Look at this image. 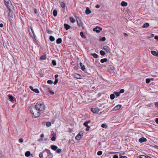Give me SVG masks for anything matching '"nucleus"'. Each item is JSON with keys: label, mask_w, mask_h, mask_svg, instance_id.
<instances>
[{"label": "nucleus", "mask_w": 158, "mask_h": 158, "mask_svg": "<svg viewBox=\"0 0 158 158\" xmlns=\"http://www.w3.org/2000/svg\"><path fill=\"white\" fill-rule=\"evenodd\" d=\"M30 112L32 114V116L35 118L38 117L42 112V111H38L35 107L31 109Z\"/></svg>", "instance_id": "1"}, {"label": "nucleus", "mask_w": 158, "mask_h": 158, "mask_svg": "<svg viewBox=\"0 0 158 158\" xmlns=\"http://www.w3.org/2000/svg\"><path fill=\"white\" fill-rule=\"evenodd\" d=\"M35 107L38 111L42 112L44 110V105L42 101H40L36 104Z\"/></svg>", "instance_id": "2"}, {"label": "nucleus", "mask_w": 158, "mask_h": 158, "mask_svg": "<svg viewBox=\"0 0 158 158\" xmlns=\"http://www.w3.org/2000/svg\"><path fill=\"white\" fill-rule=\"evenodd\" d=\"M28 31L30 36L34 40H36L35 35L33 30L31 27H29Z\"/></svg>", "instance_id": "3"}, {"label": "nucleus", "mask_w": 158, "mask_h": 158, "mask_svg": "<svg viewBox=\"0 0 158 158\" xmlns=\"http://www.w3.org/2000/svg\"><path fill=\"white\" fill-rule=\"evenodd\" d=\"M83 135V131H80L76 136L75 139L76 140H79L81 138V137Z\"/></svg>", "instance_id": "4"}, {"label": "nucleus", "mask_w": 158, "mask_h": 158, "mask_svg": "<svg viewBox=\"0 0 158 158\" xmlns=\"http://www.w3.org/2000/svg\"><path fill=\"white\" fill-rule=\"evenodd\" d=\"M103 49L106 51L107 53L110 52V48L107 46H104Z\"/></svg>", "instance_id": "5"}, {"label": "nucleus", "mask_w": 158, "mask_h": 158, "mask_svg": "<svg viewBox=\"0 0 158 158\" xmlns=\"http://www.w3.org/2000/svg\"><path fill=\"white\" fill-rule=\"evenodd\" d=\"M60 5L62 8V10L63 12H65V3L64 2H61L60 4Z\"/></svg>", "instance_id": "6"}, {"label": "nucleus", "mask_w": 158, "mask_h": 158, "mask_svg": "<svg viewBox=\"0 0 158 158\" xmlns=\"http://www.w3.org/2000/svg\"><path fill=\"white\" fill-rule=\"evenodd\" d=\"M8 10H9V13L8 14V15H9L10 17L13 18L14 14V13H13V11L10 8H9L8 9Z\"/></svg>", "instance_id": "7"}, {"label": "nucleus", "mask_w": 158, "mask_h": 158, "mask_svg": "<svg viewBox=\"0 0 158 158\" xmlns=\"http://www.w3.org/2000/svg\"><path fill=\"white\" fill-rule=\"evenodd\" d=\"M80 65L81 66V69L83 71L87 72V70L85 68V66L83 65L81 62L80 63Z\"/></svg>", "instance_id": "8"}, {"label": "nucleus", "mask_w": 158, "mask_h": 158, "mask_svg": "<svg viewBox=\"0 0 158 158\" xmlns=\"http://www.w3.org/2000/svg\"><path fill=\"white\" fill-rule=\"evenodd\" d=\"M102 30V28L100 27H96L93 29V31H96L97 33L100 32Z\"/></svg>", "instance_id": "9"}, {"label": "nucleus", "mask_w": 158, "mask_h": 158, "mask_svg": "<svg viewBox=\"0 0 158 158\" xmlns=\"http://www.w3.org/2000/svg\"><path fill=\"white\" fill-rule=\"evenodd\" d=\"M29 88L31 90L35 93H39V91L37 89H34L33 87L31 86H30Z\"/></svg>", "instance_id": "10"}, {"label": "nucleus", "mask_w": 158, "mask_h": 158, "mask_svg": "<svg viewBox=\"0 0 158 158\" xmlns=\"http://www.w3.org/2000/svg\"><path fill=\"white\" fill-rule=\"evenodd\" d=\"M77 23L78 26L82 27L83 24L81 20L80 19H79L78 20H77Z\"/></svg>", "instance_id": "11"}, {"label": "nucleus", "mask_w": 158, "mask_h": 158, "mask_svg": "<svg viewBox=\"0 0 158 158\" xmlns=\"http://www.w3.org/2000/svg\"><path fill=\"white\" fill-rule=\"evenodd\" d=\"M74 77L77 79H80L81 78V76L80 74L76 73L74 74Z\"/></svg>", "instance_id": "12"}, {"label": "nucleus", "mask_w": 158, "mask_h": 158, "mask_svg": "<svg viewBox=\"0 0 158 158\" xmlns=\"http://www.w3.org/2000/svg\"><path fill=\"white\" fill-rule=\"evenodd\" d=\"M91 110L93 113H95L97 112H99V110L98 108H92Z\"/></svg>", "instance_id": "13"}, {"label": "nucleus", "mask_w": 158, "mask_h": 158, "mask_svg": "<svg viewBox=\"0 0 158 158\" xmlns=\"http://www.w3.org/2000/svg\"><path fill=\"white\" fill-rule=\"evenodd\" d=\"M8 20L9 21V22L10 23V27H13V24H14V21L13 20V19H11V18H9L8 19Z\"/></svg>", "instance_id": "14"}, {"label": "nucleus", "mask_w": 158, "mask_h": 158, "mask_svg": "<svg viewBox=\"0 0 158 158\" xmlns=\"http://www.w3.org/2000/svg\"><path fill=\"white\" fill-rule=\"evenodd\" d=\"M151 53L154 56L158 57V52L154 51H151Z\"/></svg>", "instance_id": "15"}, {"label": "nucleus", "mask_w": 158, "mask_h": 158, "mask_svg": "<svg viewBox=\"0 0 158 158\" xmlns=\"http://www.w3.org/2000/svg\"><path fill=\"white\" fill-rule=\"evenodd\" d=\"M64 28L66 30H68L71 27L67 23H64Z\"/></svg>", "instance_id": "16"}, {"label": "nucleus", "mask_w": 158, "mask_h": 158, "mask_svg": "<svg viewBox=\"0 0 158 158\" xmlns=\"http://www.w3.org/2000/svg\"><path fill=\"white\" fill-rule=\"evenodd\" d=\"M139 141L140 143H143L144 142H146L147 141V139L145 138L142 137L139 139Z\"/></svg>", "instance_id": "17"}, {"label": "nucleus", "mask_w": 158, "mask_h": 158, "mask_svg": "<svg viewBox=\"0 0 158 158\" xmlns=\"http://www.w3.org/2000/svg\"><path fill=\"white\" fill-rule=\"evenodd\" d=\"M85 14L87 15H89L91 13V11L88 7H87L85 10Z\"/></svg>", "instance_id": "18"}, {"label": "nucleus", "mask_w": 158, "mask_h": 158, "mask_svg": "<svg viewBox=\"0 0 158 158\" xmlns=\"http://www.w3.org/2000/svg\"><path fill=\"white\" fill-rule=\"evenodd\" d=\"M121 107V105H117L114 108V110H118Z\"/></svg>", "instance_id": "19"}, {"label": "nucleus", "mask_w": 158, "mask_h": 158, "mask_svg": "<svg viewBox=\"0 0 158 158\" xmlns=\"http://www.w3.org/2000/svg\"><path fill=\"white\" fill-rule=\"evenodd\" d=\"M46 59V56L45 55H43L41 56L40 58V60H44Z\"/></svg>", "instance_id": "20"}, {"label": "nucleus", "mask_w": 158, "mask_h": 158, "mask_svg": "<svg viewBox=\"0 0 158 158\" xmlns=\"http://www.w3.org/2000/svg\"><path fill=\"white\" fill-rule=\"evenodd\" d=\"M51 149L54 151L56 150L57 148V147L55 145H51Z\"/></svg>", "instance_id": "21"}, {"label": "nucleus", "mask_w": 158, "mask_h": 158, "mask_svg": "<svg viewBox=\"0 0 158 158\" xmlns=\"http://www.w3.org/2000/svg\"><path fill=\"white\" fill-rule=\"evenodd\" d=\"M108 61V59L106 58H105L101 60L100 62L101 63H103L105 62H106Z\"/></svg>", "instance_id": "22"}, {"label": "nucleus", "mask_w": 158, "mask_h": 158, "mask_svg": "<svg viewBox=\"0 0 158 158\" xmlns=\"http://www.w3.org/2000/svg\"><path fill=\"white\" fill-rule=\"evenodd\" d=\"M121 5L123 6H127V3L124 1H122L121 2Z\"/></svg>", "instance_id": "23"}, {"label": "nucleus", "mask_w": 158, "mask_h": 158, "mask_svg": "<svg viewBox=\"0 0 158 158\" xmlns=\"http://www.w3.org/2000/svg\"><path fill=\"white\" fill-rule=\"evenodd\" d=\"M90 120H89L88 121H86L85 123H84L83 125H84L86 127L89 126L88 124L90 122Z\"/></svg>", "instance_id": "24"}, {"label": "nucleus", "mask_w": 158, "mask_h": 158, "mask_svg": "<svg viewBox=\"0 0 158 158\" xmlns=\"http://www.w3.org/2000/svg\"><path fill=\"white\" fill-rule=\"evenodd\" d=\"M149 26V24L148 23H146L143 24V26H142V27L143 28H147Z\"/></svg>", "instance_id": "25"}, {"label": "nucleus", "mask_w": 158, "mask_h": 158, "mask_svg": "<svg viewBox=\"0 0 158 158\" xmlns=\"http://www.w3.org/2000/svg\"><path fill=\"white\" fill-rule=\"evenodd\" d=\"M91 55L93 56L95 58H98V56L95 53H91Z\"/></svg>", "instance_id": "26"}, {"label": "nucleus", "mask_w": 158, "mask_h": 158, "mask_svg": "<svg viewBox=\"0 0 158 158\" xmlns=\"http://www.w3.org/2000/svg\"><path fill=\"white\" fill-rule=\"evenodd\" d=\"M4 1L5 5L7 7L9 3L10 0H4Z\"/></svg>", "instance_id": "27"}, {"label": "nucleus", "mask_w": 158, "mask_h": 158, "mask_svg": "<svg viewBox=\"0 0 158 158\" xmlns=\"http://www.w3.org/2000/svg\"><path fill=\"white\" fill-rule=\"evenodd\" d=\"M9 100L11 102L13 101L14 98H13V97L12 95H9Z\"/></svg>", "instance_id": "28"}, {"label": "nucleus", "mask_w": 158, "mask_h": 158, "mask_svg": "<svg viewBox=\"0 0 158 158\" xmlns=\"http://www.w3.org/2000/svg\"><path fill=\"white\" fill-rule=\"evenodd\" d=\"M70 21L72 23H74L75 22V20L74 19L73 17H70L69 18Z\"/></svg>", "instance_id": "29"}, {"label": "nucleus", "mask_w": 158, "mask_h": 158, "mask_svg": "<svg viewBox=\"0 0 158 158\" xmlns=\"http://www.w3.org/2000/svg\"><path fill=\"white\" fill-rule=\"evenodd\" d=\"M31 154L30 152L29 151H27L25 152V156L27 157L29 156Z\"/></svg>", "instance_id": "30"}, {"label": "nucleus", "mask_w": 158, "mask_h": 158, "mask_svg": "<svg viewBox=\"0 0 158 158\" xmlns=\"http://www.w3.org/2000/svg\"><path fill=\"white\" fill-rule=\"evenodd\" d=\"M57 11L56 10H54L53 11V15L54 16H56L57 15Z\"/></svg>", "instance_id": "31"}, {"label": "nucleus", "mask_w": 158, "mask_h": 158, "mask_svg": "<svg viewBox=\"0 0 158 158\" xmlns=\"http://www.w3.org/2000/svg\"><path fill=\"white\" fill-rule=\"evenodd\" d=\"M100 52L101 55L102 56H104L106 54L105 52L102 50H101Z\"/></svg>", "instance_id": "32"}, {"label": "nucleus", "mask_w": 158, "mask_h": 158, "mask_svg": "<svg viewBox=\"0 0 158 158\" xmlns=\"http://www.w3.org/2000/svg\"><path fill=\"white\" fill-rule=\"evenodd\" d=\"M49 39L51 41H54L55 39V38L53 36H50L49 37Z\"/></svg>", "instance_id": "33"}, {"label": "nucleus", "mask_w": 158, "mask_h": 158, "mask_svg": "<svg viewBox=\"0 0 158 158\" xmlns=\"http://www.w3.org/2000/svg\"><path fill=\"white\" fill-rule=\"evenodd\" d=\"M101 127H102V128H107L108 127V126L107 125H106V124H102L101 126Z\"/></svg>", "instance_id": "34"}, {"label": "nucleus", "mask_w": 158, "mask_h": 158, "mask_svg": "<svg viewBox=\"0 0 158 158\" xmlns=\"http://www.w3.org/2000/svg\"><path fill=\"white\" fill-rule=\"evenodd\" d=\"M114 94H115L116 97L119 96L120 95V93L119 92H114Z\"/></svg>", "instance_id": "35"}, {"label": "nucleus", "mask_w": 158, "mask_h": 158, "mask_svg": "<svg viewBox=\"0 0 158 158\" xmlns=\"http://www.w3.org/2000/svg\"><path fill=\"white\" fill-rule=\"evenodd\" d=\"M46 125L47 126L49 127L51 125V123L49 122H47L46 123Z\"/></svg>", "instance_id": "36"}, {"label": "nucleus", "mask_w": 158, "mask_h": 158, "mask_svg": "<svg viewBox=\"0 0 158 158\" xmlns=\"http://www.w3.org/2000/svg\"><path fill=\"white\" fill-rule=\"evenodd\" d=\"M115 98V95L114 94H112L110 95V98L111 100H113Z\"/></svg>", "instance_id": "37"}, {"label": "nucleus", "mask_w": 158, "mask_h": 158, "mask_svg": "<svg viewBox=\"0 0 158 158\" xmlns=\"http://www.w3.org/2000/svg\"><path fill=\"white\" fill-rule=\"evenodd\" d=\"M80 35L82 38H85V36L84 35V33L82 31L80 33Z\"/></svg>", "instance_id": "38"}, {"label": "nucleus", "mask_w": 158, "mask_h": 158, "mask_svg": "<svg viewBox=\"0 0 158 158\" xmlns=\"http://www.w3.org/2000/svg\"><path fill=\"white\" fill-rule=\"evenodd\" d=\"M47 82L48 84H52L53 83V82L51 80H48L47 81Z\"/></svg>", "instance_id": "39"}, {"label": "nucleus", "mask_w": 158, "mask_h": 158, "mask_svg": "<svg viewBox=\"0 0 158 158\" xmlns=\"http://www.w3.org/2000/svg\"><path fill=\"white\" fill-rule=\"evenodd\" d=\"M45 151H46L47 152V153L48 154V156H49V155L51 154V153L49 150L48 149H45Z\"/></svg>", "instance_id": "40"}, {"label": "nucleus", "mask_w": 158, "mask_h": 158, "mask_svg": "<svg viewBox=\"0 0 158 158\" xmlns=\"http://www.w3.org/2000/svg\"><path fill=\"white\" fill-rule=\"evenodd\" d=\"M73 68L75 70H77L78 69L77 65L76 64H73Z\"/></svg>", "instance_id": "41"}, {"label": "nucleus", "mask_w": 158, "mask_h": 158, "mask_svg": "<svg viewBox=\"0 0 158 158\" xmlns=\"http://www.w3.org/2000/svg\"><path fill=\"white\" fill-rule=\"evenodd\" d=\"M102 151H100L98 152L97 155L98 156H101L102 155Z\"/></svg>", "instance_id": "42"}, {"label": "nucleus", "mask_w": 158, "mask_h": 158, "mask_svg": "<svg viewBox=\"0 0 158 158\" xmlns=\"http://www.w3.org/2000/svg\"><path fill=\"white\" fill-rule=\"evenodd\" d=\"M151 81V79L149 78H147L146 80V82L147 84L149 83Z\"/></svg>", "instance_id": "43"}, {"label": "nucleus", "mask_w": 158, "mask_h": 158, "mask_svg": "<svg viewBox=\"0 0 158 158\" xmlns=\"http://www.w3.org/2000/svg\"><path fill=\"white\" fill-rule=\"evenodd\" d=\"M52 65L54 66H55L56 65V61L54 60H52Z\"/></svg>", "instance_id": "44"}, {"label": "nucleus", "mask_w": 158, "mask_h": 158, "mask_svg": "<svg viewBox=\"0 0 158 158\" xmlns=\"http://www.w3.org/2000/svg\"><path fill=\"white\" fill-rule=\"evenodd\" d=\"M148 156H146L143 155H142L140 156L139 158H148Z\"/></svg>", "instance_id": "45"}, {"label": "nucleus", "mask_w": 158, "mask_h": 158, "mask_svg": "<svg viewBox=\"0 0 158 158\" xmlns=\"http://www.w3.org/2000/svg\"><path fill=\"white\" fill-rule=\"evenodd\" d=\"M58 79H55V81L54 82V85H56L58 83Z\"/></svg>", "instance_id": "46"}, {"label": "nucleus", "mask_w": 158, "mask_h": 158, "mask_svg": "<svg viewBox=\"0 0 158 158\" xmlns=\"http://www.w3.org/2000/svg\"><path fill=\"white\" fill-rule=\"evenodd\" d=\"M106 40V38L105 37H103L101 38V39H100V40L102 41H104Z\"/></svg>", "instance_id": "47"}, {"label": "nucleus", "mask_w": 158, "mask_h": 158, "mask_svg": "<svg viewBox=\"0 0 158 158\" xmlns=\"http://www.w3.org/2000/svg\"><path fill=\"white\" fill-rule=\"evenodd\" d=\"M56 139V137L54 136H52L51 138V140L52 141H54Z\"/></svg>", "instance_id": "48"}, {"label": "nucleus", "mask_w": 158, "mask_h": 158, "mask_svg": "<svg viewBox=\"0 0 158 158\" xmlns=\"http://www.w3.org/2000/svg\"><path fill=\"white\" fill-rule=\"evenodd\" d=\"M23 138H20L19 139V141L20 143H22L23 142Z\"/></svg>", "instance_id": "49"}, {"label": "nucleus", "mask_w": 158, "mask_h": 158, "mask_svg": "<svg viewBox=\"0 0 158 158\" xmlns=\"http://www.w3.org/2000/svg\"><path fill=\"white\" fill-rule=\"evenodd\" d=\"M43 153L42 152H40L39 155V156L40 158H42L43 157Z\"/></svg>", "instance_id": "50"}, {"label": "nucleus", "mask_w": 158, "mask_h": 158, "mask_svg": "<svg viewBox=\"0 0 158 158\" xmlns=\"http://www.w3.org/2000/svg\"><path fill=\"white\" fill-rule=\"evenodd\" d=\"M124 92V90L123 89H121L119 91L120 93H123Z\"/></svg>", "instance_id": "51"}, {"label": "nucleus", "mask_w": 158, "mask_h": 158, "mask_svg": "<svg viewBox=\"0 0 158 158\" xmlns=\"http://www.w3.org/2000/svg\"><path fill=\"white\" fill-rule=\"evenodd\" d=\"M147 106H148L149 107H151L152 106V104L151 103L150 104H149L148 105H147Z\"/></svg>", "instance_id": "52"}, {"label": "nucleus", "mask_w": 158, "mask_h": 158, "mask_svg": "<svg viewBox=\"0 0 158 158\" xmlns=\"http://www.w3.org/2000/svg\"><path fill=\"white\" fill-rule=\"evenodd\" d=\"M90 128V127L89 126H88L87 127H86V128L85 129V130L86 131H88L89 129V128Z\"/></svg>", "instance_id": "53"}, {"label": "nucleus", "mask_w": 158, "mask_h": 158, "mask_svg": "<svg viewBox=\"0 0 158 158\" xmlns=\"http://www.w3.org/2000/svg\"><path fill=\"white\" fill-rule=\"evenodd\" d=\"M43 86L45 88H48L49 90L51 89L49 88L48 87V86L46 85H43Z\"/></svg>", "instance_id": "54"}, {"label": "nucleus", "mask_w": 158, "mask_h": 158, "mask_svg": "<svg viewBox=\"0 0 158 158\" xmlns=\"http://www.w3.org/2000/svg\"><path fill=\"white\" fill-rule=\"evenodd\" d=\"M47 31L48 33L49 34H51L52 33V31H49V30H47Z\"/></svg>", "instance_id": "55"}, {"label": "nucleus", "mask_w": 158, "mask_h": 158, "mask_svg": "<svg viewBox=\"0 0 158 158\" xmlns=\"http://www.w3.org/2000/svg\"><path fill=\"white\" fill-rule=\"evenodd\" d=\"M34 10V13H35V14H37L38 13L37 10L36 9H35Z\"/></svg>", "instance_id": "56"}, {"label": "nucleus", "mask_w": 158, "mask_h": 158, "mask_svg": "<svg viewBox=\"0 0 158 158\" xmlns=\"http://www.w3.org/2000/svg\"><path fill=\"white\" fill-rule=\"evenodd\" d=\"M100 7V6L98 4L97 5L95 6V7L97 8H98Z\"/></svg>", "instance_id": "57"}, {"label": "nucleus", "mask_w": 158, "mask_h": 158, "mask_svg": "<svg viewBox=\"0 0 158 158\" xmlns=\"http://www.w3.org/2000/svg\"><path fill=\"white\" fill-rule=\"evenodd\" d=\"M56 42L57 44H59V38H58L56 41Z\"/></svg>", "instance_id": "58"}, {"label": "nucleus", "mask_w": 158, "mask_h": 158, "mask_svg": "<svg viewBox=\"0 0 158 158\" xmlns=\"http://www.w3.org/2000/svg\"><path fill=\"white\" fill-rule=\"evenodd\" d=\"M155 105L158 108V102L155 103Z\"/></svg>", "instance_id": "59"}, {"label": "nucleus", "mask_w": 158, "mask_h": 158, "mask_svg": "<svg viewBox=\"0 0 158 158\" xmlns=\"http://www.w3.org/2000/svg\"><path fill=\"white\" fill-rule=\"evenodd\" d=\"M118 156L117 155H115L114 156L113 158H118Z\"/></svg>", "instance_id": "60"}, {"label": "nucleus", "mask_w": 158, "mask_h": 158, "mask_svg": "<svg viewBox=\"0 0 158 158\" xmlns=\"http://www.w3.org/2000/svg\"><path fill=\"white\" fill-rule=\"evenodd\" d=\"M154 38L156 40H158V36L157 35H156L154 37Z\"/></svg>", "instance_id": "61"}, {"label": "nucleus", "mask_w": 158, "mask_h": 158, "mask_svg": "<svg viewBox=\"0 0 158 158\" xmlns=\"http://www.w3.org/2000/svg\"><path fill=\"white\" fill-rule=\"evenodd\" d=\"M3 27V25L2 23H1L0 24V27Z\"/></svg>", "instance_id": "62"}, {"label": "nucleus", "mask_w": 158, "mask_h": 158, "mask_svg": "<svg viewBox=\"0 0 158 158\" xmlns=\"http://www.w3.org/2000/svg\"><path fill=\"white\" fill-rule=\"evenodd\" d=\"M58 77V74H56L55 76V79H57L56 78Z\"/></svg>", "instance_id": "63"}, {"label": "nucleus", "mask_w": 158, "mask_h": 158, "mask_svg": "<svg viewBox=\"0 0 158 158\" xmlns=\"http://www.w3.org/2000/svg\"><path fill=\"white\" fill-rule=\"evenodd\" d=\"M156 122L158 124V118L156 119Z\"/></svg>", "instance_id": "64"}]
</instances>
